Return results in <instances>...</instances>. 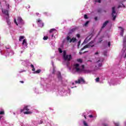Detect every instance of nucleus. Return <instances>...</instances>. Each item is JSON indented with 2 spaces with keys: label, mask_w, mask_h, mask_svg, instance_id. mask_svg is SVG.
<instances>
[{
  "label": "nucleus",
  "mask_w": 126,
  "mask_h": 126,
  "mask_svg": "<svg viewBox=\"0 0 126 126\" xmlns=\"http://www.w3.org/2000/svg\"><path fill=\"white\" fill-rule=\"evenodd\" d=\"M112 17L113 18V20H115L116 17H117V13H116L115 7H113L112 8Z\"/></svg>",
  "instance_id": "9d476101"
},
{
  "label": "nucleus",
  "mask_w": 126,
  "mask_h": 126,
  "mask_svg": "<svg viewBox=\"0 0 126 126\" xmlns=\"http://www.w3.org/2000/svg\"><path fill=\"white\" fill-rule=\"evenodd\" d=\"M71 88H74V87H71Z\"/></svg>",
  "instance_id": "052dcab7"
},
{
  "label": "nucleus",
  "mask_w": 126,
  "mask_h": 126,
  "mask_svg": "<svg viewBox=\"0 0 126 126\" xmlns=\"http://www.w3.org/2000/svg\"><path fill=\"white\" fill-rule=\"evenodd\" d=\"M3 52V50L0 49V53L1 55H4V53Z\"/></svg>",
  "instance_id": "c85d7f7f"
},
{
  "label": "nucleus",
  "mask_w": 126,
  "mask_h": 126,
  "mask_svg": "<svg viewBox=\"0 0 126 126\" xmlns=\"http://www.w3.org/2000/svg\"><path fill=\"white\" fill-rule=\"evenodd\" d=\"M24 39V36H20L19 41L21 42V41H22V40H23Z\"/></svg>",
  "instance_id": "a878e982"
},
{
  "label": "nucleus",
  "mask_w": 126,
  "mask_h": 126,
  "mask_svg": "<svg viewBox=\"0 0 126 126\" xmlns=\"http://www.w3.org/2000/svg\"><path fill=\"white\" fill-rule=\"evenodd\" d=\"M66 40L67 41H69L70 43H71V42L74 43V42L76 41V38L73 37L72 38L70 39V37H69V36H67L66 38Z\"/></svg>",
  "instance_id": "f8f14e48"
},
{
  "label": "nucleus",
  "mask_w": 126,
  "mask_h": 126,
  "mask_svg": "<svg viewBox=\"0 0 126 126\" xmlns=\"http://www.w3.org/2000/svg\"><path fill=\"white\" fill-rule=\"evenodd\" d=\"M14 115H15V113H14Z\"/></svg>",
  "instance_id": "e2e57ef3"
},
{
  "label": "nucleus",
  "mask_w": 126,
  "mask_h": 126,
  "mask_svg": "<svg viewBox=\"0 0 126 126\" xmlns=\"http://www.w3.org/2000/svg\"><path fill=\"white\" fill-rule=\"evenodd\" d=\"M29 106H25L23 109H20L21 113L24 112V115H31V114H32L33 112L29 111Z\"/></svg>",
  "instance_id": "39448f33"
},
{
  "label": "nucleus",
  "mask_w": 126,
  "mask_h": 126,
  "mask_svg": "<svg viewBox=\"0 0 126 126\" xmlns=\"http://www.w3.org/2000/svg\"><path fill=\"white\" fill-rule=\"evenodd\" d=\"M22 47L24 49H26L27 48V40L26 39H24L22 42Z\"/></svg>",
  "instance_id": "4468645a"
},
{
  "label": "nucleus",
  "mask_w": 126,
  "mask_h": 126,
  "mask_svg": "<svg viewBox=\"0 0 126 126\" xmlns=\"http://www.w3.org/2000/svg\"><path fill=\"white\" fill-rule=\"evenodd\" d=\"M31 66L32 68V71H34L33 73H40V72H41V70L40 69L35 71V68L34 67V65L33 64H31Z\"/></svg>",
  "instance_id": "ddd939ff"
},
{
  "label": "nucleus",
  "mask_w": 126,
  "mask_h": 126,
  "mask_svg": "<svg viewBox=\"0 0 126 126\" xmlns=\"http://www.w3.org/2000/svg\"><path fill=\"white\" fill-rule=\"evenodd\" d=\"M122 59H126V36L123 39V48L121 52Z\"/></svg>",
  "instance_id": "7ed1b4c3"
},
{
  "label": "nucleus",
  "mask_w": 126,
  "mask_h": 126,
  "mask_svg": "<svg viewBox=\"0 0 126 126\" xmlns=\"http://www.w3.org/2000/svg\"><path fill=\"white\" fill-rule=\"evenodd\" d=\"M83 116L84 117L85 119H86V116L84 114Z\"/></svg>",
  "instance_id": "a18cd8bd"
},
{
  "label": "nucleus",
  "mask_w": 126,
  "mask_h": 126,
  "mask_svg": "<svg viewBox=\"0 0 126 126\" xmlns=\"http://www.w3.org/2000/svg\"><path fill=\"white\" fill-rule=\"evenodd\" d=\"M84 82V79L82 78H79L77 81H75V83H72V85H76V84H82Z\"/></svg>",
  "instance_id": "6e6552de"
},
{
  "label": "nucleus",
  "mask_w": 126,
  "mask_h": 126,
  "mask_svg": "<svg viewBox=\"0 0 126 126\" xmlns=\"http://www.w3.org/2000/svg\"><path fill=\"white\" fill-rule=\"evenodd\" d=\"M0 115H4V111L1 110L0 111Z\"/></svg>",
  "instance_id": "2f4dec72"
},
{
  "label": "nucleus",
  "mask_w": 126,
  "mask_h": 126,
  "mask_svg": "<svg viewBox=\"0 0 126 126\" xmlns=\"http://www.w3.org/2000/svg\"><path fill=\"white\" fill-rule=\"evenodd\" d=\"M23 53V51H21V54H22Z\"/></svg>",
  "instance_id": "5fc2aeb1"
},
{
  "label": "nucleus",
  "mask_w": 126,
  "mask_h": 126,
  "mask_svg": "<svg viewBox=\"0 0 126 126\" xmlns=\"http://www.w3.org/2000/svg\"><path fill=\"white\" fill-rule=\"evenodd\" d=\"M14 22L15 24L20 28H21V27L25 24L24 21L20 17L17 18V21L16 19H14Z\"/></svg>",
  "instance_id": "20e7f679"
},
{
  "label": "nucleus",
  "mask_w": 126,
  "mask_h": 126,
  "mask_svg": "<svg viewBox=\"0 0 126 126\" xmlns=\"http://www.w3.org/2000/svg\"><path fill=\"white\" fill-rule=\"evenodd\" d=\"M91 37H92V35H89V36H88L85 40H84V42L83 43V44H85V43H87V42H88L89 41V40H90L91 39Z\"/></svg>",
  "instance_id": "dca6fc26"
},
{
  "label": "nucleus",
  "mask_w": 126,
  "mask_h": 126,
  "mask_svg": "<svg viewBox=\"0 0 126 126\" xmlns=\"http://www.w3.org/2000/svg\"><path fill=\"white\" fill-rule=\"evenodd\" d=\"M110 85H113L114 84H110Z\"/></svg>",
  "instance_id": "6e6d98bb"
},
{
  "label": "nucleus",
  "mask_w": 126,
  "mask_h": 126,
  "mask_svg": "<svg viewBox=\"0 0 126 126\" xmlns=\"http://www.w3.org/2000/svg\"><path fill=\"white\" fill-rule=\"evenodd\" d=\"M37 24L39 27H43L44 26V24L42 22V20L38 19L37 21Z\"/></svg>",
  "instance_id": "2eb2a0df"
},
{
  "label": "nucleus",
  "mask_w": 126,
  "mask_h": 126,
  "mask_svg": "<svg viewBox=\"0 0 126 126\" xmlns=\"http://www.w3.org/2000/svg\"><path fill=\"white\" fill-rule=\"evenodd\" d=\"M72 72H83L84 73H90L91 71L89 69H85L84 65H82L81 68L78 63H74L71 65Z\"/></svg>",
  "instance_id": "f03ea898"
},
{
  "label": "nucleus",
  "mask_w": 126,
  "mask_h": 126,
  "mask_svg": "<svg viewBox=\"0 0 126 126\" xmlns=\"http://www.w3.org/2000/svg\"><path fill=\"white\" fill-rule=\"evenodd\" d=\"M81 43V41L79 40L78 42V48H79V46H80V43Z\"/></svg>",
  "instance_id": "f704fd0d"
},
{
  "label": "nucleus",
  "mask_w": 126,
  "mask_h": 126,
  "mask_svg": "<svg viewBox=\"0 0 126 126\" xmlns=\"http://www.w3.org/2000/svg\"><path fill=\"white\" fill-rule=\"evenodd\" d=\"M56 74L58 76L59 80H62V75H61V72H60V71H57Z\"/></svg>",
  "instance_id": "a211bd4d"
},
{
  "label": "nucleus",
  "mask_w": 126,
  "mask_h": 126,
  "mask_svg": "<svg viewBox=\"0 0 126 126\" xmlns=\"http://www.w3.org/2000/svg\"><path fill=\"white\" fill-rule=\"evenodd\" d=\"M83 124H84V125L85 126H88V124H87V123L86 122V121H83Z\"/></svg>",
  "instance_id": "7c9ffc66"
},
{
  "label": "nucleus",
  "mask_w": 126,
  "mask_h": 126,
  "mask_svg": "<svg viewBox=\"0 0 126 126\" xmlns=\"http://www.w3.org/2000/svg\"><path fill=\"white\" fill-rule=\"evenodd\" d=\"M94 47V41H92L88 44L85 46L83 48L81 49V51H83L84 49H87V48H92Z\"/></svg>",
  "instance_id": "0eeeda50"
},
{
  "label": "nucleus",
  "mask_w": 126,
  "mask_h": 126,
  "mask_svg": "<svg viewBox=\"0 0 126 126\" xmlns=\"http://www.w3.org/2000/svg\"><path fill=\"white\" fill-rule=\"evenodd\" d=\"M58 51H59V53H60L61 54H62V53H63V50H62V49H61V48H59Z\"/></svg>",
  "instance_id": "c9c22d12"
},
{
  "label": "nucleus",
  "mask_w": 126,
  "mask_h": 126,
  "mask_svg": "<svg viewBox=\"0 0 126 126\" xmlns=\"http://www.w3.org/2000/svg\"><path fill=\"white\" fill-rule=\"evenodd\" d=\"M36 15H39V13H36Z\"/></svg>",
  "instance_id": "603ef678"
},
{
  "label": "nucleus",
  "mask_w": 126,
  "mask_h": 126,
  "mask_svg": "<svg viewBox=\"0 0 126 126\" xmlns=\"http://www.w3.org/2000/svg\"><path fill=\"white\" fill-rule=\"evenodd\" d=\"M51 63H52V65L53 67V74H54L55 73V72H56V69H55L56 67L54 65V62H53V61H52Z\"/></svg>",
  "instance_id": "5701e85b"
},
{
  "label": "nucleus",
  "mask_w": 126,
  "mask_h": 126,
  "mask_svg": "<svg viewBox=\"0 0 126 126\" xmlns=\"http://www.w3.org/2000/svg\"><path fill=\"white\" fill-rule=\"evenodd\" d=\"M119 29H120V35L121 36H124V29L121 27H119Z\"/></svg>",
  "instance_id": "412c9836"
},
{
  "label": "nucleus",
  "mask_w": 126,
  "mask_h": 126,
  "mask_svg": "<svg viewBox=\"0 0 126 126\" xmlns=\"http://www.w3.org/2000/svg\"><path fill=\"white\" fill-rule=\"evenodd\" d=\"M63 60H64V61H68L69 62V61H70L71 59V55H66V52H65V51H63Z\"/></svg>",
  "instance_id": "423d86ee"
},
{
  "label": "nucleus",
  "mask_w": 126,
  "mask_h": 126,
  "mask_svg": "<svg viewBox=\"0 0 126 126\" xmlns=\"http://www.w3.org/2000/svg\"><path fill=\"white\" fill-rule=\"evenodd\" d=\"M108 23H109V21H106L104 22V23L103 24V26L101 28V29H103V28H104V27H106V26H107V24H108Z\"/></svg>",
  "instance_id": "4be33fe9"
},
{
  "label": "nucleus",
  "mask_w": 126,
  "mask_h": 126,
  "mask_svg": "<svg viewBox=\"0 0 126 126\" xmlns=\"http://www.w3.org/2000/svg\"><path fill=\"white\" fill-rule=\"evenodd\" d=\"M68 64H69V62H68L66 65H67V66L68 67L69 70H71V67L68 66Z\"/></svg>",
  "instance_id": "bb28decb"
},
{
  "label": "nucleus",
  "mask_w": 126,
  "mask_h": 126,
  "mask_svg": "<svg viewBox=\"0 0 126 126\" xmlns=\"http://www.w3.org/2000/svg\"><path fill=\"white\" fill-rule=\"evenodd\" d=\"M104 61V59H101L98 60L95 63V67H100L102 66V63Z\"/></svg>",
  "instance_id": "1a4fd4ad"
},
{
  "label": "nucleus",
  "mask_w": 126,
  "mask_h": 126,
  "mask_svg": "<svg viewBox=\"0 0 126 126\" xmlns=\"http://www.w3.org/2000/svg\"><path fill=\"white\" fill-rule=\"evenodd\" d=\"M2 117L0 116V119H1Z\"/></svg>",
  "instance_id": "4d7b16f0"
},
{
  "label": "nucleus",
  "mask_w": 126,
  "mask_h": 126,
  "mask_svg": "<svg viewBox=\"0 0 126 126\" xmlns=\"http://www.w3.org/2000/svg\"><path fill=\"white\" fill-rule=\"evenodd\" d=\"M94 56H99V52L97 51L94 53Z\"/></svg>",
  "instance_id": "72a5a7b5"
},
{
  "label": "nucleus",
  "mask_w": 126,
  "mask_h": 126,
  "mask_svg": "<svg viewBox=\"0 0 126 126\" xmlns=\"http://www.w3.org/2000/svg\"><path fill=\"white\" fill-rule=\"evenodd\" d=\"M125 125L126 126V122H125Z\"/></svg>",
  "instance_id": "bf43d9fd"
},
{
  "label": "nucleus",
  "mask_w": 126,
  "mask_h": 126,
  "mask_svg": "<svg viewBox=\"0 0 126 126\" xmlns=\"http://www.w3.org/2000/svg\"><path fill=\"white\" fill-rule=\"evenodd\" d=\"M89 24V21H87L85 24L83 25V26L86 27Z\"/></svg>",
  "instance_id": "cd10ccee"
},
{
  "label": "nucleus",
  "mask_w": 126,
  "mask_h": 126,
  "mask_svg": "<svg viewBox=\"0 0 126 126\" xmlns=\"http://www.w3.org/2000/svg\"><path fill=\"white\" fill-rule=\"evenodd\" d=\"M97 19H98V18H97V17H94V20H95V21H97Z\"/></svg>",
  "instance_id": "c03bdc74"
},
{
  "label": "nucleus",
  "mask_w": 126,
  "mask_h": 126,
  "mask_svg": "<svg viewBox=\"0 0 126 126\" xmlns=\"http://www.w3.org/2000/svg\"><path fill=\"white\" fill-rule=\"evenodd\" d=\"M43 123V121H40V124H42Z\"/></svg>",
  "instance_id": "864d4df0"
},
{
  "label": "nucleus",
  "mask_w": 126,
  "mask_h": 126,
  "mask_svg": "<svg viewBox=\"0 0 126 126\" xmlns=\"http://www.w3.org/2000/svg\"><path fill=\"white\" fill-rule=\"evenodd\" d=\"M20 82L21 83H24V82H23V81H21Z\"/></svg>",
  "instance_id": "09e8293b"
},
{
  "label": "nucleus",
  "mask_w": 126,
  "mask_h": 126,
  "mask_svg": "<svg viewBox=\"0 0 126 126\" xmlns=\"http://www.w3.org/2000/svg\"><path fill=\"white\" fill-rule=\"evenodd\" d=\"M84 18L85 19H87L88 18V17L87 16V15H84Z\"/></svg>",
  "instance_id": "ea45409f"
},
{
  "label": "nucleus",
  "mask_w": 126,
  "mask_h": 126,
  "mask_svg": "<svg viewBox=\"0 0 126 126\" xmlns=\"http://www.w3.org/2000/svg\"><path fill=\"white\" fill-rule=\"evenodd\" d=\"M104 126H108V125H105Z\"/></svg>",
  "instance_id": "13d9d810"
},
{
  "label": "nucleus",
  "mask_w": 126,
  "mask_h": 126,
  "mask_svg": "<svg viewBox=\"0 0 126 126\" xmlns=\"http://www.w3.org/2000/svg\"><path fill=\"white\" fill-rule=\"evenodd\" d=\"M114 125H115V126H120V123L119 122L114 123Z\"/></svg>",
  "instance_id": "473e14b6"
},
{
  "label": "nucleus",
  "mask_w": 126,
  "mask_h": 126,
  "mask_svg": "<svg viewBox=\"0 0 126 126\" xmlns=\"http://www.w3.org/2000/svg\"><path fill=\"white\" fill-rule=\"evenodd\" d=\"M89 117L90 119H92L93 120H95V119L97 118V115L95 114H92V115H89Z\"/></svg>",
  "instance_id": "6ab92c4d"
},
{
  "label": "nucleus",
  "mask_w": 126,
  "mask_h": 126,
  "mask_svg": "<svg viewBox=\"0 0 126 126\" xmlns=\"http://www.w3.org/2000/svg\"><path fill=\"white\" fill-rule=\"evenodd\" d=\"M54 37V34H52V35L50 36V38H53Z\"/></svg>",
  "instance_id": "de8ad7c7"
},
{
  "label": "nucleus",
  "mask_w": 126,
  "mask_h": 126,
  "mask_svg": "<svg viewBox=\"0 0 126 126\" xmlns=\"http://www.w3.org/2000/svg\"><path fill=\"white\" fill-rule=\"evenodd\" d=\"M77 62H78V63H82V60H81V59H77Z\"/></svg>",
  "instance_id": "c756f323"
},
{
  "label": "nucleus",
  "mask_w": 126,
  "mask_h": 126,
  "mask_svg": "<svg viewBox=\"0 0 126 126\" xmlns=\"http://www.w3.org/2000/svg\"><path fill=\"white\" fill-rule=\"evenodd\" d=\"M118 8H120V6L118 7Z\"/></svg>",
  "instance_id": "680f3d73"
},
{
  "label": "nucleus",
  "mask_w": 126,
  "mask_h": 126,
  "mask_svg": "<svg viewBox=\"0 0 126 126\" xmlns=\"http://www.w3.org/2000/svg\"><path fill=\"white\" fill-rule=\"evenodd\" d=\"M99 80H100V79L99 78H96L95 79L96 82H99Z\"/></svg>",
  "instance_id": "4c0bfd02"
},
{
  "label": "nucleus",
  "mask_w": 126,
  "mask_h": 126,
  "mask_svg": "<svg viewBox=\"0 0 126 126\" xmlns=\"http://www.w3.org/2000/svg\"><path fill=\"white\" fill-rule=\"evenodd\" d=\"M79 54H80V55H82V52H79Z\"/></svg>",
  "instance_id": "8fccbe9b"
},
{
  "label": "nucleus",
  "mask_w": 126,
  "mask_h": 126,
  "mask_svg": "<svg viewBox=\"0 0 126 126\" xmlns=\"http://www.w3.org/2000/svg\"><path fill=\"white\" fill-rule=\"evenodd\" d=\"M102 42V40H100L99 41H98V43H101Z\"/></svg>",
  "instance_id": "3c124183"
},
{
  "label": "nucleus",
  "mask_w": 126,
  "mask_h": 126,
  "mask_svg": "<svg viewBox=\"0 0 126 126\" xmlns=\"http://www.w3.org/2000/svg\"><path fill=\"white\" fill-rule=\"evenodd\" d=\"M6 52H10L9 54H8L9 56H12V55H14V52L10 49V46L6 47Z\"/></svg>",
  "instance_id": "9b49d317"
},
{
  "label": "nucleus",
  "mask_w": 126,
  "mask_h": 126,
  "mask_svg": "<svg viewBox=\"0 0 126 126\" xmlns=\"http://www.w3.org/2000/svg\"><path fill=\"white\" fill-rule=\"evenodd\" d=\"M103 55L104 56H107V51H105L104 53H103Z\"/></svg>",
  "instance_id": "a19ab883"
},
{
  "label": "nucleus",
  "mask_w": 126,
  "mask_h": 126,
  "mask_svg": "<svg viewBox=\"0 0 126 126\" xmlns=\"http://www.w3.org/2000/svg\"><path fill=\"white\" fill-rule=\"evenodd\" d=\"M23 65H25V66H29V64H30V63H29V61H24L22 62Z\"/></svg>",
  "instance_id": "f3484780"
},
{
  "label": "nucleus",
  "mask_w": 126,
  "mask_h": 126,
  "mask_svg": "<svg viewBox=\"0 0 126 126\" xmlns=\"http://www.w3.org/2000/svg\"><path fill=\"white\" fill-rule=\"evenodd\" d=\"M76 36L77 37V38H79V37H80V34H77L76 35Z\"/></svg>",
  "instance_id": "79ce46f5"
},
{
  "label": "nucleus",
  "mask_w": 126,
  "mask_h": 126,
  "mask_svg": "<svg viewBox=\"0 0 126 126\" xmlns=\"http://www.w3.org/2000/svg\"><path fill=\"white\" fill-rule=\"evenodd\" d=\"M49 32L50 33H53V32H57V30L55 29H52L50 30Z\"/></svg>",
  "instance_id": "393cba45"
},
{
  "label": "nucleus",
  "mask_w": 126,
  "mask_h": 126,
  "mask_svg": "<svg viewBox=\"0 0 126 126\" xmlns=\"http://www.w3.org/2000/svg\"><path fill=\"white\" fill-rule=\"evenodd\" d=\"M2 46H3V44L1 42H0V47H2Z\"/></svg>",
  "instance_id": "37998d69"
},
{
  "label": "nucleus",
  "mask_w": 126,
  "mask_h": 126,
  "mask_svg": "<svg viewBox=\"0 0 126 126\" xmlns=\"http://www.w3.org/2000/svg\"><path fill=\"white\" fill-rule=\"evenodd\" d=\"M24 71H25V70H23V71H20V73H21V72H24Z\"/></svg>",
  "instance_id": "49530a36"
},
{
  "label": "nucleus",
  "mask_w": 126,
  "mask_h": 126,
  "mask_svg": "<svg viewBox=\"0 0 126 126\" xmlns=\"http://www.w3.org/2000/svg\"><path fill=\"white\" fill-rule=\"evenodd\" d=\"M105 46L106 47V48H110L111 46V42L105 41Z\"/></svg>",
  "instance_id": "aec40b11"
},
{
  "label": "nucleus",
  "mask_w": 126,
  "mask_h": 126,
  "mask_svg": "<svg viewBox=\"0 0 126 126\" xmlns=\"http://www.w3.org/2000/svg\"><path fill=\"white\" fill-rule=\"evenodd\" d=\"M0 7H1L2 11L3 14H5V17L7 25L9 27H10V24H11V23H10V21L9 20V16L8 15V9H9V4H7L6 2H5V1H3L2 2H0Z\"/></svg>",
  "instance_id": "f257e3e1"
},
{
  "label": "nucleus",
  "mask_w": 126,
  "mask_h": 126,
  "mask_svg": "<svg viewBox=\"0 0 126 126\" xmlns=\"http://www.w3.org/2000/svg\"><path fill=\"white\" fill-rule=\"evenodd\" d=\"M33 90L34 92V93H35V94H39V91H38V89H37V88H34L33 89Z\"/></svg>",
  "instance_id": "b1692460"
},
{
  "label": "nucleus",
  "mask_w": 126,
  "mask_h": 126,
  "mask_svg": "<svg viewBox=\"0 0 126 126\" xmlns=\"http://www.w3.org/2000/svg\"><path fill=\"white\" fill-rule=\"evenodd\" d=\"M95 2H98V3H101V0H95Z\"/></svg>",
  "instance_id": "e433bc0d"
},
{
  "label": "nucleus",
  "mask_w": 126,
  "mask_h": 126,
  "mask_svg": "<svg viewBox=\"0 0 126 126\" xmlns=\"http://www.w3.org/2000/svg\"><path fill=\"white\" fill-rule=\"evenodd\" d=\"M48 36H44L43 40H48Z\"/></svg>",
  "instance_id": "58836bf2"
}]
</instances>
